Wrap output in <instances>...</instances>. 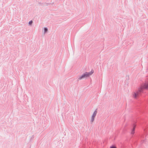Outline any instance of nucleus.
Instances as JSON below:
<instances>
[{"mask_svg":"<svg viewBox=\"0 0 148 148\" xmlns=\"http://www.w3.org/2000/svg\"><path fill=\"white\" fill-rule=\"evenodd\" d=\"M44 30H45V32H46L47 31V28H45Z\"/></svg>","mask_w":148,"mask_h":148,"instance_id":"nucleus-6","label":"nucleus"},{"mask_svg":"<svg viewBox=\"0 0 148 148\" xmlns=\"http://www.w3.org/2000/svg\"><path fill=\"white\" fill-rule=\"evenodd\" d=\"M136 127V126L135 125H134L133 128V129H132V130L131 131V134H134V133H135V130Z\"/></svg>","mask_w":148,"mask_h":148,"instance_id":"nucleus-3","label":"nucleus"},{"mask_svg":"<svg viewBox=\"0 0 148 148\" xmlns=\"http://www.w3.org/2000/svg\"><path fill=\"white\" fill-rule=\"evenodd\" d=\"M148 89V81L142 84L138 88L137 91L134 92L132 94L133 97L136 99L140 95L144 90Z\"/></svg>","mask_w":148,"mask_h":148,"instance_id":"nucleus-1","label":"nucleus"},{"mask_svg":"<svg viewBox=\"0 0 148 148\" xmlns=\"http://www.w3.org/2000/svg\"><path fill=\"white\" fill-rule=\"evenodd\" d=\"M94 73V71L92 70L90 72H86L83 74L81 77H79L78 79L80 80L82 79L86 78L91 75Z\"/></svg>","mask_w":148,"mask_h":148,"instance_id":"nucleus-2","label":"nucleus"},{"mask_svg":"<svg viewBox=\"0 0 148 148\" xmlns=\"http://www.w3.org/2000/svg\"><path fill=\"white\" fill-rule=\"evenodd\" d=\"M32 21H30L29 22V25H31V24H32Z\"/></svg>","mask_w":148,"mask_h":148,"instance_id":"nucleus-7","label":"nucleus"},{"mask_svg":"<svg viewBox=\"0 0 148 148\" xmlns=\"http://www.w3.org/2000/svg\"><path fill=\"white\" fill-rule=\"evenodd\" d=\"M94 119H95L94 118L92 117H91V122H93V121L94 120Z\"/></svg>","mask_w":148,"mask_h":148,"instance_id":"nucleus-5","label":"nucleus"},{"mask_svg":"<svg viewBox=\"0 0 148 148\" xmlns=\"http://www.w3.org/2000/svg\"><path fill=\"white\" fill-rule=\"evenodd\" d=\"M97 112V111H96V110L95 111V112H94V113L92 116V117H94L95 118V116H96Z\"/></svg>","mask_w":148,"mask_h":148,"instance_id":"nucleus-4","label":"nucleus"},{"mask_svg":"<svg viewBox=\"0 0 148 148\" xmlns=\"http://www.w3.org/2000/svg\"><path fill=\"white\" fill-rule=\"evenodd\" d=\"M110 148H116L115 146H111L110 147Z\"/></svg>","mask_w":148,"mask_h":148,"instance_id":"nucleus-8","label":"nucleus"}]
</instances>
